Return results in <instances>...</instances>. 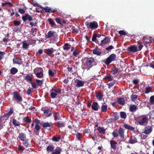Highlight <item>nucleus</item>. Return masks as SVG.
I'll return each mask as SVG.
<instances>
[{
    "mask_svg": "<svg viewBox=\"0 0 154 154\" xmlns=\"http://www.w3.org/2000/svg\"><path fill=\"white\" fill-rule=\"evenodd\" d=\"M62 150L61 148L57 147L52 152L51 154H60Z\"/></svg>",
    "mask_w": 154,
    "mask_h": 154,
    "instance_id": "nucleus-18",
    "label": "nucleus"
},
{
    "mask_svg": "<svg viewBox=\"0 0 154 154\" xmlns=\"http://www.w3.org/2000/svg\"><path fill=\"white\" fill-rule=\"evenodd\" d=\"M25 79L27 81H32V78L29 75H26L25 77Z\"/></svg>",
    "mask_w": 154,
    "mask_h": 154,
    "instance_id": "nucleus-56",
    "label": "nucleus"
},
{
    "mask_svg": "<svg viewBox=\"0 0 154 154\" xmlns=\"http://www.w3.org/2000/svg\"><path fill=\"white\" fill-rule=\"evenodd\" d=\"M143 40L144 42L146 44L145 45L146 46V44H147L150 42H151L152 41H154V39L150 40L149 38L145 37H143Z\"/></svg>",
    "mask_w": 154,
    "mask_h": 154,
    "instance_id": "nucleus-13",
    "label": "nucleus"
},
{
    "mask_svg": "<svg viewBox=\"0 0 154 154\" xmlns=\"http://www.w3.org/2000/svg\"><path fill=\"white\" fill-rule=\"evenodd\" d=\"M23 48L24 49H27L29 45V44L27 43L26 41H24L22 42Z\"/></svg>",
    "mask_w": 154,
    "mask_h": 154,
    "instance_id": "nucleus-31",
    "label": "nucleus"
},
{
    "mask_svg": "<svg viewBox=\"0 0 154 154\" xmlns=\"http://www.w3.org/2000/svg\"><path fill=\"white\" fill-rule=\"evenodd\" d=\"M124 127L127 129L130 130L132 131H133L134 130V128L133 127L127 124H125L124 125Z\"/></svg>",
    "mask_w": 154,
    "mask_h": 154,
    "instance_id": "nucleus-28",
    "label": "nucleus"
},
{
    "mask_svg": "<svg viewBox=\"0 0 154 154\" xmlns=\"http://www.w3.org/2000/svg\"><path fill=\"white\" fill-rule=\"evenodd\" d=\"M18 71V69L15 67H12L10 70V73L12 75L15 74Z\"/></svg>",
    "mask_w": 154,
    "mask_h": 154,
    "instance_id": "nucleus-24",
    "label": "nucleus"
},
{
    "mask_svg": "<svg viewBox=\"0 0 154 154\" xmlns=\"http://www.w3.org/2000/svg\"><path fill=\"white\" fill-rule=\"evenodd\" d=\"M36 83L38 84V85L41 86L42 84V81L41 80H39L38 79H36Z\"/></svg>",
    "mask_w": 154,
    "mask_h": 154,
    "instance_id": "nucleus-53",
    "label": "nucleus"
},
{
    "mask_svg": "<svg viewBox=\"0 0 154 154\" xmlns=\"http://www.w3.org/2000/svg\"><path fill=\"white\" fill-rule=\"evenodd\" d=\"M113 48V46L112 45H111L109 46V47H108L106 48V50H111Z\"/></svg>",
    "mask_w": 154,
    "mask_h": 154,
    "instance_id": "nucleus-64",
    "label": "nucleus"
},
{
    "mask_svg": "<svg viewBox=\"0 0 154 154\" xmlns=\"http://www.w3.org/2000/svg\"><path fill=\"white\" fill-rule=\"evenodd\" d=\"M110 143L111 145V148L113 150H115L116 148L117 142L114 140H110Z\"/></svg>",
    "mask_w": 154,
    "mask_h": 154,
    "instance_id": "nucleus-15",
    "label": "nucleus"
},
{
    "mask_svg": "<svg viewBox=\"0 0 154 154\" xmlns=\"http://www.w3.org/2000/svg\"><path fill=\"white\" fill-rule=\"evenodd\" d=\"M94 59L93 57L88 58L86 57L82 60V68L83 69H87L88 70L90 69L93 66V63Z\"/></svg>",
    "mask_w": 154,
    "mask_h": 154,
    "instance_id": "nucleus-1",
    "label": "nucleus"
},
{
    "mask_svg": "<svg viewBox=\"0 0 154 154\" xmlns=\"http://www.w3.org/2000/svg\"><path fill=\"white\" fill-rule=\"evenodd\" d=\"M137 142L136 138L134 137H131L129 141V143H134Z\"/></svg>",
    "mask_w": 154,
    "mask_h": 154,
    "instance_id": "nucleus-36",
    "label": "nucleus"
},
{
    "mask_svg": "<svg viewBox=\"0 0 154 154\" xmlns=\"http://www.w3.org/2000/svg\"><path fill=\"white\" fill-rule=\"evenodd\" d=\"M96 97L97 99L101 100L103 97V95L100 92H97L96 93Z\"/></svg>",
    "mask_w": 154,
    "mask_h": 154,
    "instance_id": "nucleus-33",
    "label": "nucleus"
},
{
    "mask_svg": "<svg viewBox=\"0 0 154 154\" xmlns=\"http://www.w3.org/2000/svg\"><path fill=\"white\" fill-rule=\"evenodd\" d=\"M50 96L52 98H55L57 95V94L53 92L52 90H50Z\"/></svg>",
    "mask_w": 154,
    "mask_h": 154,
    "instance_id": "nucleus-40",
    "label": "nucleus"
},
{
    "mask_svg": "<svg viewBox=\"0 0 154 154\" xmlns=\"http://www.w3.org/2000/svg\"><path fill=\"white\" fill-rule=\"evenodd\" d=\"M80 53V51L79 50L77 49L75 51L72 52L73 55L74 56H76L78 55Z\"/></svg>",
    "mask_w": 154,
    "mask_h": 154,
    "instance_id": "nucleus-51",
    "label": "nucleus"
},
{
    "mask_svg": "<svg viewBox=\"0 0 154 154\" xmlns=\"http://www.w3.org/2000/svg\"><path fill=\"white\" fill-rule=\"evenodd\" d=\"M44 9L46 12H51V8H49L48 7H45L44 8Z\"/></svg>",
    "mask_w": 154,
    "mask_h": 154,
    "instance_id": "nucleus-50",
    "label": "nucleus"
},
{
    "mask_svg": "<svg viewBox=\"0 0 154 154\" xmlns=\"http://www.w3.org/2000/svg\"><path fill=\"white\" fill-rule=\"evenodd\" d=\"M19 139L22 141H24L26 139V134L23 133H21L19 134L18 136Z\"/></svg>",
    "mask_w": 154,
    "mask_h": 154,
    "instance_id": "nucleus-14",
    "label": "nucleus"
},
{
    "mask_svg": "<svg viewBox=\"0 0 154 154\" xmlns=\"http://www.w3.org/2000/svg\"><path fill=\"white\" fill-rule=\"evenodd\" d=\"M51 90L57 94L60 92V90L58 88L56 87H54Z\"/></svg>",
    "mask_w": 154,
    "mask_h": 154,
    "instance_id": "nucleus-39",
    "label": "nucleus"
},
{
    "mask_svg": "<svg viewBox=\"0 0 154 154\" xmlns=\"http://www.w3.org/2000/svg\"><path fill=\"white\" fill-rule=\"evenodd\" d=\"M119 134L120 136L122 138H124V131H123V130L122 128H120L119 129V131H118Z\"/></svg>",
    "mask_w": 154,
    "mask_h": 154,
    "instance_id": "nucleus-20",
    "label": "nucleus"
},
{
    "mask_svg": "<svg viewBox=\"0 0 154 154\" xmlns=\"http://www.w3.org/2000/svg\"><path fill=\"white\" fill-rule=\"evenodd\" d=\"M22 19L24 21H25L27 20L31 21L32 20V18L29 15L26 14L24 16L22 17Z\"/></svg>",
    "mask_w": 154,
    "mask_h": 154,
    "instance_id": "nucleus-12",
    "label": "nucleus"
},
{
    "mask_svg": "<svg viewBox=\"0 0 154 154\" xmlns=\"http://www.w3.org/2000/svg\"><path fill=\"white\" fill-rule=\"evenodd\" d=\"M23 143V145L26 147H28L29 145V143L28 140H25Z\"/></svg>",
    "mask_w": 154,
    "mask_h": 154,
    "instance_id": "nucleus-55",
    "label": "nucleus"
},
{
    "mask_svg": "<svg viewBox=\"0 0 154 154\" xmlns=\"http://www.w3.org/2000/svg\"><path fill=\"white\" fill-rule=\"evenodd\" d=\"M35 128L37 131H38L40 129V127L38 124H36L35 126Z\"/></svg>",
    "mask_w": 154,
    "mask_h": 154,
    "instance_id": "nucleus-58",
    "label": "nucleus"
},
{
    "mask_svg": "<svg viewBox=\"0 0 154 154\" xmlns=\"http://www.w3.org/2000/svg\"><path fill=\"white\" fill-rule=\"evenodd\" d=\"M46 37L47 38H50L52 42L56 41L57 39V34L53 31H49L46 35Z\"/></svg>",
    "mask_w": 154,
    "mask_h": 154,
    "instance_id": "nucleus-2",
    "label": "nucleus"
},
{
    "mask_svg": "<svg viewBox=\"0 0 154 154\" xmlns=\"http://www.w3.org/2000/svg\"><path fill=\"white\" fill-rule=\"evenodd\" d=\"M75 86L76 87H80L84 86L85 84V82L79 79H76L75 81Z\"/></svg>",
    "mask_w": 154,
    "mask_h": 154,
    "instance_id": "nucleus-10",
    "label": "nucleus"
},
{
    "mask_svg": "<svg viewBox=\"0 0 154 154\" xmlns=\"http://www.w3.org/2000/svg\"><path fill=\"white\" fill-rule=\"evenodd\" d=\"M23 120L24 122L27 123H29L30 121V119L28 117H24L23 119Z\"/></svg>",
    "mask_w": 154,
    "mask_h": 154,
    "instance_id": "nucleus-54",
    "label": "nucleus"
},
{
    "mask_svg": "<svg viewBox=\"0 0 154 154\" xmlns=\"http://www.w3.org/2000/svg\"><path fill=\"white\" fill-rule=\"evenodd\" d=\"M107 106L105 103H103L101 107V110L103 112H106L107 109Z\"/></svg>",
    "mask_w": 154,
    "mask_h": 154,
    "instance_id": "nucleus-22",
    "label": "nucleus"
},
{
    "mask_svg": "<svg viewBox=\"0 0 154 154\" xmlns=\"http://www.w3.org/2000/svg\"><path fill=\"white\" fill-rule=\"evenodd\" d=\"M97 130L101 134H104L105 133V130L103 128L99 127Z\"/></svg>",
    "mask_w": 154,
    "mask_h": 154,
    "instance_id": "nucleus-35",
    "label": "nucleus"
},
{
    "mask_svg": "<svg viewBox=\"0 0 154 154\" xmlns=\"http://www.w3.org/2000/svg\"><path fill=\"white\" fill-rule=\"evenodd\" d=\"M112 134L114 137H117L118 136L117 130H115L112 133Z\"/></svg>",
    "mask_w": 154,
    "mask_h": 154,
    "instance_id": "nucleus-47",
    "label": "nucleus"
},
{
    "mask_svg": "<svg viewBox=\"0 0 154 154\" xmlns=\"http://www.w3.org/2000/svg\"><path fill=\"white\" fill-rule=\"evenodd\" d=\"M137 109V106L134 105H131L129 108L130 111L131 112L135 111Z\"/></svg>",
    "mask_w": 154,
    "mask_h": 154,
    "instance_id": "nucleus-32",
    "label": "nucleus"
},
{
    "mask_svg": "<svg viewBox=\"0 0 154 154\" xmlns=\"http://www.w3.org/2000/svg\"><path fill=\"white\" fill-rule=\"evenodd\" d=\"M85 24L88 29H95L98 27L97 23L95 21L91 22L90 23L86 22Z\"/></svg>",
    "mask_w": 154,
    "mask_h": 154,
    "instance_id": "nucleus-5",
    "label": "nucleus"
},
{
    "mask_svg": "<svg viewBox=\"0 0 154 154\" xmlns=\"http://www.w3.org/2000/svg\"><path fill=\"white\" fill-rule=\"evenodd\" d=\"M54 147L53 145H49L47 148V150L48 152H53L54 150Z\"/></svg>",
    "mask_w": 154,
    "mask_h": 154,
    "instance_id": "nucleus-29",
    "label": "nucleus"
},
{
    "mask_svg": "<svg viewBox=\"0 0 154 154\" xmlns=\"http://www.w3.org/2000/svg\"><path fill=\"white\" fill-rule=\"evenodd\" d=\"M5 53L3 52L0 51V60L4 58Z\"/></svg>",
    "mask_w": 154,
    "mask_h": 154,
    "instance_id": "nucleus-52",
    "label": "nucleus"
},
{
    "mask_svg": "<svg viewBox=\"0 0 154 154\" xmlns=\"http://www.w3.org/2000/svg\"><path fill=\"white\" fill-rule=\"evenodd\" d=\"M137 46L138 48V51L141 50L143 47V45H142L140 44L139 43H138L136 47H137Z\"/></svg>",
    "mask_w": 154,
    "mask_h": 154,
    "instance_id": "nucleus-59",
    "label": "nucleus"
},
{
    "mask_svg": "<svg viewBox=\"0 0 154 154\" xmlns=\"http://www.w3.org/2000/svg\"><path fill=\"white\" fill-rule=\"evenodd\" d=\"M116 58L115 54H112L110 55L105 60V63L107 65H109L112 61L115 60Z\"/></svg>",
    "mask_w": 154,
    "mask_h": 154,
    "instance_id": "nucleus-6",
    "label": "nucleus"
},
{
    "mask_svg": "<svg viewBox=\"0 0 154 154\" xmlns=\"http://www.w3.org/2000/svg\"><path fill=\"white\" fill-rule=\"evenodd\" d=\"M60 137H56L55 136H53L52 137V140L55 142H58L60 140Z\"/></svg>",
    "mask_w": 154,
    "mask_h": 154,
    "instance_id": "nucleus-44",
    "label": "nucleus"
},
{
    "mask_svg": "<svg viewBox=\"0 0 154 154\" xmlns=\"http://www.w3.org/2000/svg\"><path fill=\"white\" fill-rule=\"evenodd\" d=\"M110 42V39L109 37H106L101 41L99 45L101 46H103L106 44H108Z\"/></svg>",
    "mask_w": 154,
    "mask_h": 154,
    "instance_id": "nucleus-9",
    "label": "nucleus"
},
{
    "mask_svg": "<svg viewBox=\"0 0 154 154\" xmlns=\"http://www.w3.org/2000/svg\"><path fill=\"white\" fill-rule=\"evenodd\" d=\"M148 117L145 116H140L138 122V124L140 125H143L146 124L148 123Z\"/></svg>",
    "mask_w": 154,
    "mask_h": 154,
    "instance_id": "nucleus-4",
    "label": "nucleus"
},
{
    "mask_svg": "<svg viewBox=\"0 0 154 154\" xmlns=\"http://www.w3.org/2000/svg\"><path fill=\"white\" fill-rule=\"evenodd\" d=\"M119 34L120 35H125L126 34L125 32L123 30H121L119 32Z\"/></svg>",
    "mask_w": 154,
    "mask_h": 154,
    "instance_id": "nucleus-62",
    "label": "nucleus"
},
{
    "mask_svg": "<svg viewBox=\"0 0 154 154\" xmlns=\"http://www.w3.org/2000/svg\"><path fill=\"white\" fill-rule=\"evenodd\" d=\"M128 50L130 52L134 53L137 52L138 51V49L137 47L134 45L129 47Z\"/></svg>",
    "mask_w": 154,
    "mask_h": 154,
    "instance_id": "nucleus-11",
    "label": "nucleus"
},
{
    "mask_svg": "<svg viewBox=\"0 0 154 154\" xmlns=\"http://www.w3.org/2000/svg\"><path fill=\"white\" fill-rule=\"evenodd\" d=\"M34 72L38 78H42L43 76V70L40 67L35 68L34 70Z\"/></svg>",
    "mask_w": 154,
    "mask_h": 154,
    "instance_id": "nucleus-3",
    "label": "nucleus"
},
{
    "mask_svg": "<svg viewBox=\"0 0 154 154\" xmlns=\"http://www.w3.org/2000/svg\"><path fill=\"white\" fill-rule=\"evenodd\" d=\"M13 61L14 63L18 64H20L22 63V60L18 58H14L13 60Z\"/></svg>",
    "mask_w": 154,
    "mask_h": 154,
    "instance_id": "nucleus-19",
    "label": "nucleus"
},
{
    "mask_svg": "<svg viewBox=\"0 0 154 154\" xmlns=\"http://www.w3.org/2000/svg\"><path fill=\"white\" fill-rule=\"evenodd\" d=\"M92 108L94 110H97L99 108V106L97 102H94L91 106Z\"/></svg>",
    "mask_w": 154,
    "mask_h": 154,
    "instance_id": "nucleus-16",
    "label": "nucleus"
},
{
    "mask_svg": "<svg viewBox=\"0 0 154 154\" xmlns=\"http://www.w3.org/2000/svg\"><path fill=\"white\" fill-rule=\"evenodd\" d=\"M97 35L95 34H94L92 38V41L93 42H95L96 43L99 44V42L98 41V39H97Z\"/></svg>",
    "mask_w": 154,
    "mask_h": 154,
    "instance_id": "nucleus-37",
    "label": "nucleus"
},
{
    "mask_svg": "<svg viewBox=\"0 0 154 154\" xmlns=\"http://www.w3.org/2000/svg\"><path fill=\"white\" fill-rule=\"evenodd\" d=\"M71 45L69 44L65 43L63 46V49L66 51L68 50L70 48Z\"/></svg>",
    "mask_w": 154,
    "mask_h": 154,
    "instance_id": "nucleus-26",
    "label": "nucleus"
},
{
    "mask_svg": "<svg viewBox=\"0 0 154 154\" xmlns=\"http://www.w3.org/2000/svg\"><path fill=\"white\" fill-rule=\"evenodd\" d=\"M115 84V82H111L107 84V85H108V88L109 89L111 87H112Z\"/></svg>",
    "mask_w": 154,
    "mask_h": 154,
    "instance_id": "nucleus-48",
    "label": "nucleus"
},
{
    "mask_svg": "<svg viewBox=\"0 0 154 154\" xmlns=\"http://www.w3.org/2000/svg\"><path fill=\"white\" fill-rule=\"evenodd\" d=\"M13 99L18 103L21 102L23 100L22 97L20 94L16 92L13 93Z\"/></svg>",
    "mask_w": 154,
    "mask_h": 154,
    "instance_id": "nucleus-7",
    "label": "nucleus"
},
{
    "mask_svg": "<svg viewBox=\"0 0 154 154\" xmlns=\"http://www.w3.org/2000/svg\"><path fill=\"white\" fill-rule=\"evenodd\" d=\"M112 71L113 75H116L118 72V69L116 68H114L112 69Z\"/></svg>",
    "mask_w": 154,
    "mask_h": 154,
    "instance_id": "nucleus-45",
    "label": "nucleus"
},
{
    "mask_svg": "<svg viewBox=\"0 0 154 154\" xmlns=\"http://www.w3.org/2000/svg\"><path fill=\"white\" fill-rule=\"evenodd\" d=\"M13 124L15 126H19L20 125V122L15 119H13L12 121Z\"/></svg>",
    "mask_w": 154,
    "mask_h": 154,
    "instance_id": "nucleus-30",
    "label": "nucleus"
},
{
    "mask_svg": "<svg viewBox=\"0 0 154 154\" xmlns=\"http://www.w3.org/2000/svg\"><path fill=\"white\" fill-rule=\"evenodd\" d=\"M104 79L106 81H110L113 79V77L112 75H109L106 76Z\"/></svg>",
    "mask_w": 154,
    "mask_h": 154,
    "instance_id": "nucleus-23",
    "label": "nucleus"
},
{
    "mask_svg": "<svg viewBox=\"0 0 154 154\" xmlns=\"http://www.w3.org/2000/svg\"><path fill=\"white\" fill-rule=\"evenodd\" d=\"M55 124L57 126L60 127H63L65 125V123L61 122H57Z\"/></svg>",
    "mask_w": 154,
    "mask_h": 154,
    "instance_id": "nucleus-25",
    "label": "nucleus"
},
{
    "mask_svg": "<svg viewBox=\"0 0 154 154\" xmlns=\"http://www.w3.org/2000/svg\"><path fill=\"white\" fill-rule=\"evenodd\" d=\"M14 113V110L11 108H10V110L7 113L5 114V116H10Z\"/></svg>",
    "mask_w": 154,
    "mask_h": 154,
    "instance_id": "nucleus-38",
    "label": "nucleus"
},
{
    "mask_svg": "<svg viewBox=\"0 0 154 154\" xmlns=\"http://www.w3.org/2000/svg\"><path fill=\"white\" fill-rule=\"evenodd\" d=\"M59 113L55 112L53 114V116L55 118V120H57L59 119Z\"/></svg>",
    "mask_w": 154,
    "mask_h": 154,
    "instance_id": "nucleus-46",
    "label": "nucleus"
},
{
    "mask_svg": "<svg viewBox=\"0 0 154 154\" xmlns=\"http://www.w3.org/2000/svg\"><path fill=\"white\" fill-rule=\"evenodd\" d=\"M48 21L49 24L51 25V26H55V23L52 19L51 18H49L48 19Z\"/></svg>",
    "mask_w": 154,
    "mask_h": 154,
    "instance_id": "nucleus-41",
    "label": "nucleus"
},
{
    "mask_svg": "<svg viewBox=\"0 0 154 154\" xmlns=\"http://www.w3.org/2000/svg\"><path fill=\"white\" fill-rule=\"evenodd\" d=\"M54 51V49L53 48H51L46 49L45 53L48 54H50L52 53Z\"/></svg>",
    "mask_w": 154,
    "mask_h": 154,
    "instance_id": "nucleus-34",
    "label": "nucleus"
},
{
    "mask_svg": "<svg viewBox=\"0 0 154 154\" xmlns=\"http://www.w3.org/2000/svg\"><path fill=\"white\" fill-rule=\"evenodd\" d=\"M151 88L150 87H146L145 93L146 94H148L151 91Z\"/></svg>",
    "mask_w": 154,
    "mask_h": 154,
    "instance_id": "nucleus-42",
    "label": "nucleus"
},
{
    "mask_svg": "<svg viewBox=\"0 0 154 154\" xmlns=\"http://www.w3.org/2000/svg\"><path fill=\"white\" fill-rule=\"evenodd\" d=\"M152 130V126L150 125H147L144 129L143 133L146 134H149L151 133Z\"/></svg>",
    "mask_w": 154,
    "mask_h": 154,
    "instance_id": "nucleus-8",
    "label": "nucleus"
},
{
    "mask_svg": "<svg viewBox=\"0 0 154 154\" xmlns=\"http://www.w3.org/2000/svg\"><path fill=\"white\" fill-rule=\"evenodd\" d=\"M20 23V22L18 21H14V24L16 26L19 25Z\"/></svg>",
    "mask_w": 154,
    "mask_h": 154,
    "instance_id": "nucleus-61",
    "label": "nucleus"
},
{
    "mask_svg": "<svg viewBox=\"0 0 154 154\" xmlns=\"http://www.w3.org/2000/svg\"><path fill=\"white\" fill-rule=\"evenodd\" d=\"M118 102L120 105H123L125 103V100L123 98H119L118 99Z\"/></svg>",
    "mask_w": 154,
    "mask_h": 154,
    "instance_id": "nucleus-27",
    "label": "nucleus"
},
{
    "mask_svg": "<svg viewBox=\"0 0 154 154\" xmlns=\"http://www.w3.org/2000/svg\"><path fill=\"white\" fill-rule=\"evenodd\" d=\"M138 96V95L135 94L132 95L131 97V99L133 101H135L136 100V99L137 98Z\"/></svg>",
    "mask_w": 154,
    "mask_h": 154,
    "instance_id": "nucleus-49",
    "label": "nucleus"
},
{
    "mask_svg": "<svg viewBox=\"0 0 154 154\" xmlns=\"http://www.w3.org/2000/svg\"><path fill=\"white\" fill-rule=\"evenodd\" d=\"M48 74L50 76H53L54 75V73L51 70H49L48 71Z\"/></svg>",
    "mask_w": 154,
    "mask_h": 154,
    "instance_id": "nucleus-60",
    "label": "nucleus"
},
{
    "mask_svg": "<svg viewBox=\"0 0 154 154\" xmlns=\"http://www.w3.org/2000/svg\"><path fill=\"white\" fill-rule=\"evenodd\" d=\"M18 11L21 14H24L25 12V10L22 8H19Z\"/></svg>",
    "mask_w": 154,
    "mask_h": 154,
    "instance_id": "nucleus-63",
    "label": "nucleus"
},
{
    "mask_svg": "<svg viewBox=\"0 0 154 154\" xmlns=\"http://www.w3.org/2000/svg\"><path fill=\"white\" fill-rule=\"evenodd\" d=\"M120 117L121 118L125 119L126 117V113L124 112H120Z\"/></svg>",
    "mask_w": 154,
    "mask_h": 154,
    "instance_id": "nucleus-43",
    "label": "nucleus"
},
{
    "mask_svg": "<svg viewBox=\"0 0 154 154\" xmlns=\"http://www.w3.org/2000/svg\"><path fill=\"white\" fill-rule=\"evenodd\" d=\"M150 102L151 104H154V96H151L150 98Z\"/></svg>",
    "mask_w": 154,
    "mask_h": 154,
    "instance_id": "nucleus-57",
    "label": "nucleus"
},
{
    "mask_svg": "<svg viewBox=\"0 0 154 154\" xmlns=\"http://www.w3.org/2000/svg\"><path fill=\"white\" fill-rule=\"evenodd\" d=\"M93 53L94 54L100 56L101 54V52L100 51V49L97 48H95L93 50Z\"/></svg>",
    "mask_w": 154,
    "mask_h": 154,
    "instance_id": "nucleus-21",
    "label": "nucleus"
},
{
    "mask_svg": "<svg viewBox=\"0 0 154 154\" xmlns=\"http://www.w3.org/2000/svg\"><path fill=\"white\" fill-rule=\"evenodd\" d=\"M42 127L44 128H47L48 127H52V124L51 122L50 123L47 122H44L42 124Z\"/></svg>",
    "mask_w": 154,
    "mask_h": 154,
    "instance_id": "nucleus-17",
    "label": "nucleus"
}]
</instances>
